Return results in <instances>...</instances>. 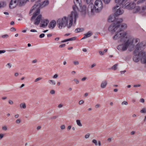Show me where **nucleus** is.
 Here are the masks:
<instances>
[{
  "instance_id": "f257e3e1",
  "label": "nucleus",
  "mask_w": 146,
  "mask_h": 146,
  "mask_svg": "<svg viewBox=\"0 0 146 146\" xmlns=\"http://www.w3.org/2000/svg\"><path fill=\"white\" fill-rule=\"evenodd\" d=\"M122 21V19H117L116 22L112 23L108 28V31L112 33L116 32L113 37L114 40H117L119 38H120L121 40H124L128 37V32L122 31L127 27L126 24L121 23Z\"/></svg>"
},
{
  "instance_id": "f03ea898",
  "label": "nucleus",
  "mask_w": 146,
  "mask_h": 146,
  "mask_svg": "<svg viewBox=\"0 0 146 146\" xmlns=\"http://www.w3.org/2000/svg\"><path fill=\"white\" fill-rule=\"evenodd\" d=\"M122 21V19H117L116 22L112 23L108 28V31L112 33L116 32L113 37L114 40H117L119 38H120L121 40H124L128 37V32L122 31L127 27L126 24L121 23Z\"/></svg>"
},
{
  "instance_id": "7ed1b4c3",
  "label": "nucleus",
  "mask_w": 146,
  "mask_h": 146,
  "mask_svg": "<svg viewBox=\"0 0 146 146\" xmlns=\"http://www.w3.org/2000/svg\"><path fill=\"white\" fill-rule=\"evenodd\" d=\"M75 6H73V11L71 12L70 14L67 17L64 16L60 18L57 20V25L60 29L62 28L67 26L68 28H70L72 24L73 21L75 23L77 18L78 17V13L77 11L78 9Z\"/></svg>"
},
{
  "instance_id": "20e7f679",
  "label": "nucleus",
  "mask_w": 146,
  "mask_h": 146,
  "mask_svg": "<svg viewBox=\"0 0 146 146\" xmlns=\"http://www.w3.org/2000/svg\"><path fill=\"white\" fill-rule=\"evenodd\" d=\"M118 40H119L121 41L124 42V43L119 44L117 47V49L118 50L121 51L125 50L128 47L133 48L137 43V44H140V45H141V44L139 43V39L131 37L128 33V37L126 38L125 40H121L120 38H119Z\"/></svg>"
},
{
  "instance_id": "39448f33",
  "label": "nucleus",
  "mask_w": 146,
  "mask_h": 146,
  "mask_svg": "<svg viewBox=\"0 0 146 146\" xmlns=\"http://www.w3.org/2000/svg\"><path fill=\"white\" fill-rule=\"evenodd\" d=\"M136 47L134 51L135 55L133 57V60L136 62L140 60L141 63L146 65V53L140 52V49L141 47L140 44H138Z\"/></svg>"
},
{
  "instance_id": "423d86ee",
  "label": "nucleus",
  "mask_w": 146,
  "mask_h": 146,
  "mask_svg": "<svg viewBox=\"0 0 146 146\" xmlns=\"http://www.w3.org/2000/svg\"><path fill=\"white\" fill-rule=\"evenodd\" d=\"M40 1L38 0H35L36 2V4L32 7L30 11L29 12V14L31 15V13H33V16H32V19H35L36 15L40 13V8H43L46 7L49 4V1L48 0H45L43 2H42L41 3H39Z\"/></svg>"
},
{
  "instance_id": "0eeeda50",
  "label": "nucleus",
  "mask_w": 146,
  "mask_h": 146,
  "mask_svg": "<svg viewBox=\"0 0 146 146\" xmlns=\"http://www.w3.org/2000/svg\"><path fill=\"white\" fill-rule=\"evenodd\" d=\"M115 3H121L122 7H125V8L129 9H132L135 8V11L134 12H143L146 9V7L144 6L141 9L139 6L136 7V4L133 2L128 4L127 0H115Z\"/></svg>"
},
{
  "instance_id": "6e6552de",
  "label": "nucleus",
  "mask_w": 146,
  "mask_h": 146,
  "mask_svg": "<svg viewBox=\"0 0 146 146\" xmlns=\"http://www.w3.org/2000/svg\"><path fill=\"white\" fill-rule=\"evenodd\" d=\"M103 7V4L101 0H96L94 5L90 4L88 7V11L92 14L94 13H98L102 11Z\"/></svg>"
},
{
  "instance_id": "1a4fd4ad",
  "label": "nucleus",
  "mask_w": 146,
  "mask_h": 146,
  "mask_svg": "<svg viewBox=\"0 0 146 146\" xmlns=\"http://www.w3.org/2000/svg\"><path fill=\"white\" fill-rule=\"evenodd\" d=\"M29 0H12L10 2L9 6L10 9H13L17 5L21 6Z\"/></svg>"
},
{
  "instance_id": "9d476101",
  "label": "nucleus",
  "mask_w": 146,
  "mask_h": 146,
  "mask_svg": "<svg viewBox=\"0 0 146 146\" xmlns=\"http://www.w3.org/2000/svg\"><path fill=\"white\" fill-rule=\"evenodd\" d=\"M117 3V5L113 8L114 10L115 11V14L116 16H118L123 14L124 12V11L123 8H125V7H122L121 3Z\"/></svg>"
},
{
  "instance_id": "9b49d317",
  "label": "nucleus",
  "mask_w": 146,
  "mask_h": 146,
  "mask_svg": "<svg viewBox=\"0 0 146 146\" xmlns=\"http://www.w3.org/2000/svg\"><path fill=\"white\" fill-rule=\"evenodd\" d=\"M38 14L36 15L35 18L33 19H32V17L31 18V20L33 21V23L36 25H38L40 23V21L41 20H42V16L41 15Z\"/></svg>"
},
{
  "instance_id": "f8f14e48",
  "label": "nucleus",
  "mask_w": 146,
  "mask_h": 146,
  "mask_svg": "<svg viewBox=\"0 0 146 146\" xmlns=\"http://www.w3.org/2000/svg\"><path fill=\"white\" fill-rule=\"evenodd\" d=\"M79 6L80 7V9L79 10L78 9V11L77 12L79 11L83 15L86 14L87 11L90 12L88 11V8H87V7L85 5H80Z\"/></svg>"
},
{
  "instance_id": "ddd939ff",
  "label": "nucleus",
  "mask_w": 146,
  "mask_h": 146,
  "mask_svg": "<svg viewBox=\"0 0 146 146\" xmlns=\"http://www.w3.org/2000/svg\"><path fill=\"white\" fill-rule=\"evenodd\" d=\"M121 18L118 19L117 18V16L115 15V14L111 15L109 17L108 19V21L109 22H111L114 21L113 23H116L117 20H119Z\"/></svg>"
},
{
  "instance_id": "4468645a",
  "label": "nucleus",
  "mask_w": 146,
  "mask_h": 146,
  "mask_svg": "<svg viewBox=\"0 0 146 146\" xmlns=\"http://www.w3.org/2000/svg\"><path fill=\"white\" fill-rule=\"evenodd\" d=\"M56 24V21L54 20H52L49 24L48 27L50 29H52L55 27Z\"/></svg>"
},
{
  "instance_id": "2eb2a0df",
  "label": "nucleus",
  "mask_w": 146,
  "mask_h": 146,
  "mask_svg": "<svg viewBox=\"0 0 146 146\" xmlns=\"http://www.w3.org/2000/svg\"><path fill=\"white\" fill-rule=\"evenodd\" d=\"M74 3L75 5H74L72 6V7L73 6H75L78 9V10L76 11V12H77V11H78V7L77 6V5H78L79 6L80 5H81L82 4V1L81 0H74ZM76 7H75V8Z\"/></svg>"
},
{
  "instance_id": "dca6fc26",
  "label": "nucleus",
  "mask_w": 146,
  "mask_h": 146,
  "mask_svg": "<svg viewBox=\"0 0 146 146\" xmlns=\"http://www.w3.org/2000/svg\"><path fill=\"white\" fill-rule=\"evenodd\" d=\"M49 21L48 19H46L43 20L42 22L41 27H46L47 25L49 23Z\"/></svg>"
},
{
  "instance_id": "f3484780",
  "label": "nucleus",
  "mask_w": 146,
  "mask_h": 146,
  "mask_svg": "<svg viewBox=\"0 0 146 146\" xmlns=\"http://www.w3.org/2000/svg\"><path fill=\"white\" fill-rule=\"evenodd\" d=\"M108 84L107 80H104L102 81L101 84V87L102 88H106Z\"/></svg>"
},
{
  "instance_id": "a211bd4d",
  "label": "nucleus",
  "mask_w": 146,
  "mask_h": 146,
  "mask_svg": "<svg viewBox=\"0 0 146 146\" xmlns=\"http://www.w3.org/2000/svg\"><path fill=\"white\" fill-rule=\"evenodd\" d=\"M92 34V33L90 31H89L86 34H85L84 37L82 38V39H85L86 38L89 37Z\"/></svg>"
},
{
  "instance_id": "6ab92c4d",
  "label": "nucleus",
  "mask_w": 146,
  "mask_h": 146,
  "mask_svg": "<svg viewBox=\"0 0 146 146\" xmlns=\"http://www.w3.org/2000/svg\"><path fill=\"white\" fill-rule=\"evenodd\" d=\"M76 37H73L72 38H68L63 40H62L61 41V43H63L65 42H66L67 41H70L74 40L76 39Z\"/></svg>"
},
{
  "instance_id": "aec40b11",
  "label": "nucleus",
  "mask_w": 146,
  "mask_h": 146,
  "mask_svg": "<svg viewBox=\"0 0 146 146\" xmlns=\"http://www.w3.org/2000/svg\"><path fill=\"white\" fill-rule=\"evenodd\" d=\"M20 108L21 109H25L26 108V104L25 102L21 103L20 105Z\"/></svg>"
},
{
  "instance_id": "412c9836",
  "label": "nucleus",
  "mask_w": 146,
  "mask_h": 146,
  "mask_svg": "<svg viewBox=\"0 0 146 146\" xmlns=\"http://www.w3.org/2000/svg\"><path fill=\"white\" fill-rule=\"evenodd\" d=\"M76 124L79 127H82V124L81 123V121L80 120L77 119L76 120Z\"/></svg>"
},
{
  "instance_id": "4be33fe9",
  "label": "nucleus",
  "mask_w": 146,
  "mask_h": 146,
  "mask_svg": "<svg viewBox=\"0 0 146 146\" xmlns=\"http://www.w3.org/2000/svg\"><path fill=\"white\" fill-rule=\"evenodd\" d=\"M48 82L49 84L52 85H55L56 83L55 81L51 80H49Z\"/></svg>"
},
{
  "instance_id": "5701e85b",
  "label": "nucleus",
  "mask_w": 146,
  "mask_h": 146,
  "mask_svg": "<svg viewBox=\"0 0 146 146\" xmlns=\"http://www.w3.org/2000/svg\"><path fill=\"white\" fill-rule=\"evenodd\" d=\"M118 65V64H115L114 65L111 67V69L114 70H116L117 68Z\"/></svg>"
},
{
  "instance_id": "b1692460",
  "label": "nucleus",
  "mask_w": 146,
  "mask_h": 146,
  "mask_svg": "<svg viewBox=\"0 0 146 146\" xmlns=\"http://www.w3.org/2000/svg\"><path fill=\"white\" fill-rule=\"evenodd\" d=\"M92 142L94 144L95 146H97L98 145V141L96 139H93L92 140Z\"/></svg>"
},
{
  "instance_id": "393cba45",
  "label": "nucleus",
  "mask_w": 146,
  "mask_h": 146,
  "mask_svg": "<svg viewBox=\"0 0 146 146\" xmlns=\"http://www.w3.org/2000/svg\"><path fill=\"white\" fill-rule=\"evenodd\" d=\"M140 113H146V108H144L141 110H140Z\"/></svg>"
},
{
  "instance_id": "a878e982",
  "label": "nucleus",
  "mask_w": 146,
  "mask_h": 146,
  "mask_svg": "<svg viewBox=\"0 0 146 146\" xmlns=\"http://www.w3.org/2000/svg\"><path fill=\"white\" fill-rule=\"evenodd\" d=\"M5 3L4 2H0V8L3 7L4 5H5Z\"/></svg>"
},
{
  "instance_id": "bb28decb",
  "label": "nucleus",
  "mask_w": 146,
  "mask_h": 146,
  "mask_svg": "<svg viewBox=\"0 0 146 146\" xmlns=\"http://www.w3.org/2000/svg\"><path fill=\"white\" fill-rule=\"evenodd\" d=\"M73 81L76 84H78L79 83V80L76 78H74Z\"/></svg>"
},
{
  "instance_id": "cd10ccee",
  "label": "nucleus",
  "mask_w": 146,
  "mask_h": 146,
  "mask_svg": "<svg viewBox=\"0 0 146 146\" xmlns=\"http://www.w3.org/2000/svg\"><path fill=\"white\" fill-rule=\"evenodd\" d=\"M6 66L9 69L11 68L12 66L11 64L10 63H8L6 65Z\"/></svg>"
},
{
  "instance_id": "c85d7f7f",
  "label": "nucleus",
  "mask_w": 146,
  "mask_h": 146,
  "mask_svg": "<svg viewBox=\"0 0 146 146\" xmlns=\"http://www.w3.org/2000/svg\"><path fill=\"white\" fill-rule=\"evenodd\" d=\"M21 119H18L16 120L15 123L17 124H19L21 122Z\"/></svg>"
},
{
  "instance_id": "c756f323",
  "label": "nucleus",
  "mask_w": 146,
  "mask_h": 146,
  "mask_svg": "<svg viewBox=\"0 0 146 146\" xmlns=\"http://www.w3.org/2000/svg\"><path fill=\"white\" fill-rule=\"evenodd\" d=\"M82 31V29L80 28L76 29L75 30V32L76 33Z\"/></svg>"
},
{
  "instance_id": "7c9ffc66",
  "label": "nucleus",
  "mask_w": 146,
  "mask_h": 146,
  "mask_svg": "<svg viewBox=\"0 0 146 146\" xmlns=\"http://www.w3.org/2000/svg\"><path fill=\"white\" fill-rule=\"evenodd\" d=\"M2 129L4 131H6L8 129V128L7 126L5 125L3 127H2Z\"/></svg>"
},
{
  "instance_id": "2f4dec72",
  "label": "nucleus",
  "mask_w": 146,
  "mask_h": 146,
  "mask_svg": "<svg viewBox=\"0 0 146 146\" xmlns=\"http://www.w3.org/2000/svg\"><path fill=\"white\" fill-rule=\"evenodd\" d=\"M105 4H109L110 1L111 0H102Z\"/></svg>"
},
{
  "instance_id": "473e14b6",
  "label": "nucleus",
  "mask_w": 146,
  "mask_h": 146,
  "mask_svg": "<svg viewBox=\"0 0 146 146\" xmlns=\"http://www.w3.org/2000/svg\"><path fill=\"white\" fill-rule=\"evenodd\" d=\"M128 102H127L125 101H124L123 102L121 103V105H128Z\"/></svg>"
},
{
  "instance_id": "72a5a7b5",
  "label": "nucleus",
  "mask_w": 146,
  "mask_h": 146,
  "mask_svg": "<svg viewBox=\"0 0 146 146\" xmlns=\"http://www.w3.org/2000/svg\"><path fill=\"white\" fill-rule=\"evenodd\" d=\"M75 66H77L79 64V62L77 61H74L73 62Z\"/></svg>"
},
{
  "instance_id": "f704fd0d",
  "label": "nucleus",
  "mask_w": 146,
  "mask_h": 146,
  "mask_svg": "<svg viewBox=\"0 0 146 146\" xmlns=\"http://www.w3.org/2000/svg\"><path fill=\"white\" fill-rule=\"evenodd\" d=\"M42 79V77H40L38 78H36L35 80V82H36L38 81H39L40 80H41Z\"/></svg>"
},
{
  "instance_id": "c9c22d12",
  "label": "nucleus",
  "mask_w": 146,
  "mask_h": 146,
  "mask_svg": "<svg viewBox=\"0 0 146 146\" xmlns=\"http://www.w3.org/2000/svg\"><path fill=\"white\" fill-rule=\"evenodd\" d=\"M4 135L3 134H0V140H1L4 137Z\"/></svg>"
},
{
  "instance_id": "e433bc0d",
  "label": "nucleus",
  "mask_w": 146,
  "mask_h": 146,
  "mask_svg": "<svg viewBox=\"0 0 146 146\" xmlns=\"http://www.w3.org/2000/svg\"><path fill=\"white\" fill-rule=\"evenodd\" d=\"M113 139V138L112 137H110L109 138H108V139H107V141L109 142H110Z\"/></svg>"
},
{
  "instance_id": "4c0bfd02",
  "label": "nucleus",
  "mask_w": 146,
  "mask_h": 146,
  "mask_svg": "<svg viewBox=\"0 0 146 146\" xmlns=\"http://www.w3.org/2000/svg\"><path fill=\"white\" fill-rule=\"evenodd\" d=\"M8 102H9V104L10 105H13V101H12L11 100H9V101H8Z\"/></svg>"
},
{
  "instance_id": "58836bf2",
  "label": "nucleus",
  "mask_w": 146,
  "mask_h": 146,
  "mask_svg": "<svg viewBox=\"0 0 146 146\" xmlns=\"http://www.w3.org/2000/svg\"><path fill=\"white\" fill-rule=\"evenodd\" d=\"M101 107V105L100 104H97L95 106V108H98Z\"/></svg>"
},
{
  "instance_id": "ea45409f",
  "label": "nucleus",
  "mask_w": 146,
  "mask_h": 146,
  "mask_svg": "<svg viewBox=\"0 0 146 146\" xmlns=\"http://www.w3.org/2000/svg\"><path fill=\"white\" fill-rule=\"evenodd\" d=\"M63 105L62 104L60 103L58 106V107L59 108H60L62 107Z\"/></svg>"
},
{
  "instance_id": "a19ab883",
  "label": "nucleus",
  "mask_w": 146,
  "mask_h": 146,
  "mask_svg": "<svg viewBox=\"0 0 146 146\" xmlns=\"http://www.w3.org/2000/svg\"><path fill=\"white\" fill-rule=\"evenodd\" d=\"M44 34H41L40 35L39 37L40 38H43L44 37Z\"/></svg>"
},
{
  "instance_id": "79ce46f5",
  "label": "nucleus",
  "mask_w": 146,
  "mask_h": 146,
  "mask_svg": "<svg viewBox=\"0 0 146 146\" xmlns=\"http://www.w3.org/2000/svg\"><path fill=\"white\" fill-rule=\"evenodd\" d=\"M60 128L62 130H63L65 128V126L64 125H62L60 126Z\"/></svg>"
},
{
  "instance_id": "37998d69",
  "label": "nucleus",
  "mask_w": 146,
  "mask_h": 146,
  "mask_svg": "<svg viewBox=\"0 0 146 146\" xmlns=\"http://www.w3.org/2000/svg\"><path fill=\"white\" fill-rule=\"evenodd\" d=\"M2 37L3 38H7L8 37V35H7L6 34L2 36Z\"/></svg>"
},
{
  "instance_id": "c03bdc74",
  "label": "nucleus",
  "mask_w": 146,
  "mask_h": 146,
  "mask_svg": "<svg viewBox=\"0 0 146 146\" xmlns=\"http://www.w3.org/2000/svg\"><path fill=\"white\" fill-rule=\"evenodd\" d=\"M90 136V134L89 133H87L85 135V138H88Z\"/></svg>"
},
{
  "instance_id": "a18cd8bd",
  "label": "nucleus",
  "mask_w": 146,
  "mask_h": 146,
  "mask_svg": "<svg viewBox=\"0 0 146 146\" xmlns=\"http://www.w3.org/2000/svg\"><path fill=\"white\" fill-rule=\"evenodd\" d=\"M66 45V44H60L59 46V48H62L64 47Z\"/></svg>"
},
{
  "instance_id": "49530a36",
  "label": "nucleus",
  "mask_w": 146,
  "mask_h": 146,
  "mask_svg": "<svg viewBox=\"0 0 146 146\" xmlns=\"http://www.w3.org/2000/svg\"><path fill=\"white\" fill-rule=\"evenodd\" d=\"M84 101L83 100H80L79 102V105H82L83 104Z\"/></svg>"
},
{
  "instance_id": "de8ad7c7",
  "label": "nucleus",
  "mask_w": 146,
  "mask_h": 146,
  "mask_svg": "<svg viewBox=\"0 0 146 146\" xmlns=\"http://www.w3.org/2000/svg\"><path fill=\"white\" fill-rule=\"evenodd\" d=\"M58 75L57 74H56L53 76L52 78H53L55 79L58 78Z\"/></svg>"
},
{
  "instance_id": "09e8293b",
  "label": "nucleus",
  "mask_w": 146,
  "mask_h": 146,
  "mask_svg": "<svg viewBox=\"0 0 146 146\" xmlns=\"http://www.w3.org/2000/svg\"><path fill=\"white\" fill-rule=\"evenodd\" d=\"M55 93V92L54 90H52L50 91V94H54Z\"/></svg>"
},
{
  "instance_id": "8fccbe9b",
  "label": "nucleus",
  "mask_w": 146,
  "mask_h": 146,
  "mask_svg": "<svg viewBox=\"0 0 146 146\" xmlns=\"http://www.w3.org/2000/svg\"><path fill=\"white\" fill-rule=\"evenodd\" d=\"M87 4H89L91 3L92 0H84Z\"/></svg>"
},
{
  "instance_id": "3c124183",
  "label": "nucleus",
  "mask_w": 146,
  "mask_h": 146,
  "mask_svg": "<svg viewBox=\"0 0 146 146\" xmlns=\"http://www.w3.org/2000/svg\"><path fill=\"white\" fill-rule=\"evenodd\" d=\"M57 118V116H54L52 117H51V119H55Z\"/></svg>"
},
{
  "instance_id": "603ef678",
  "label": "nucleus",
  "mask_w": 146,
  "mask_h": 146,
  "mask_svg": "<svg viewBox=\"0 0 146 146\" xmlns=\"http://www.w3.org/2000/svg\"><path fill=\"white\" fill-rule=\"evenodd\" d=\"M96 65V64L95 63H94L91 65L90 66V68H93V67H95Z\"/></svg>"
},
{
  "instance_id": "864d4df0",
  "label": "nucleus",
  "mask_w": 146,
  "mask_h": 146,
  "mask_svg": "<svg viewBox=\"0 0 146 146\" xmlns=\"http://www.w3.org/2000/svg\"><path fill=\"white\" fill-rule=\"evenodd\" d=\"M10 31H16V29L14 27H12L10 29Z\"/></svg>"
},
{
  "instance_id": "5fc2aeb1",
  "label": "nucleus",
  "mask_w": 146,
  "mask_h": 146,
  "mask_svg": "<svg viewBox=\"0 0 146 146\" xmlns=\"http://www.w3.org/2000/svg\"><path fill=\"white\" fill-rule=\"evenodd\" d=\"M71 125H69L68 126L67 128V130L68 131H69L70 130L71 128Z\"/></svg>"
},
{
  "instance_id": "6e6d98bb",
  "label": "nucleus",
  "mask_w": 146,
  "mask_h": 146,
  "mask_svg": "<svg viewBox=\"0 0 146 146\" xmlns=\"http://www.w3.org/2000/svg\"><path fill=\"white\" fill-rule=\"evenodd\" d=\"M87 79V78L86 77H84L81 79V81H84L86 80Z\"/></svg>"
},
{
  "instance_id": "4d7b16f0",
  "label": "nucleus",
  "mask_w": 146,
  "mask_h": 146,
  "mask_svg": "<svg viewBox=\"0 0 146 146\" xmlns=\"http://www.w3.org/2000/svg\"><path fill=\"white\" fill-rule=\"evenodd\" d=\"M140 102L142 103H143L145 102V100L144 99H140Z\"/></svg>"
},
{
  "instance_id": "13d9d810",
  "label": "nucleus",
  "mask_w": 146,
  "mask_h": 146,
  "mask_svg": "<svg viewBox=\"0 0 146 146\" xmlns=\"http://www.w3.org/2000/svg\"><path fill=\"white\" fill-rule=\"evenodd\" d=\"M140 84L135 85H134L133 87H140Z\"/></svg>"
},
{
  "instance_id": "bf43d9fd",
  "label": "nucleus",
  "mask_w": 146,
  "mask_h": 146,
  "mask_svg": "<svg viewBox=\"0 0 146 146\" xmlns=\"http://www.w3.org/2000/svg\"><path fill=\"white\" fill-rule=\"evenodd\" d=\"M37 62V60L36 59H35L34 60H33L32 61V63H36Z\"/></svg>"
},
{
  "instance_id": "052dcab7",
  "label": "nucleus",
  "mask_w": 146,
  "mask_h": 146,
  "mask_svg": "<svg viewBox=\"0 0 146 146\" xmlns=\"http://www.w3.org/2000/svg\"><path fill=\"white\" fill-rule=\"evenodd\" d=\"M19 114H17L15 115H14V117H15V118H17L19 117Z\"/></svg>"
},
{
  "instance_id": "680f3d73",
  "label": "nucleus",
  "mask_w": 146,
  "mask_h": 146,
  "mask_svg": "<svg viewBox=\"0 0 146 146\" xmlns=\"http://www.w3.org/2000/svg\"><path fill=\"white\" fill-rule=\"evenodd\" d=\"M99 54L101 55H103L104 54V53L101 51L99 52Z\"/></svg>"
},
{
  "instance_id": "e2e57ef3",
  "label": "nucleus",
  "mask_w": 146,
  "mask_h": 146,
  "mask_svg": "<svg viewBox=\"0 0 146 146\" xmlns=\"http://www.w3.org/2000/svg\"><path fill=\"white\" fill-rule=\"evenodd\" d=\"M5 52V50H0V54L2 53H4Z\"/></svg>"
},
{
  "instance_id": "0e129e2a",
  "label": "nucleus",
  "mask_w": 146,
  "mask_h": 146,
  "mask_svg": "<svg viewBox=\"0 0 146 146\" xmlns=\"http://www.w3.org/2000/svg\"><path fill=\"white\" fill-rule=\"evenodd\" d=\"M98 144L99 146H101V142L100 141H98Z\"/></svg>"
},
{
  "instance_id": "69168bd1",
  "label": "nucleus",
  "mask_w": 146,
  "mask_h": 146,
  "mask_svg": "<svg viewBox=\"0 0 146 146\" xmlns=\"http://www.w3.org/2000/svg\"><path fill=\"white\" fill-rule=\"evenodd\" d=\"M30 31L31 32H37V31L35 29H31L30 30Z\"/></svg>"
},
{
  "instance_id": "338daca9",
  "label": "nucleus",
  "mask_w": 146,
  "mask_h": 146,
  "mask_svg": "<svg viewBox=\"0 0 146 146\" xmlns=\"http://www.w3.org/2000/svg\"><path fill=\"white\" fill-rule=\"evenodd\" d=\"M59 38H56L54 40H55L56 41H58V40H59Z\"/></svg>"
},
{
  "instance_id": "774afa93",
  "label": "nucleus",
  "mask_w": 146,
  "mask_h": 146,
  "mask_svg": "<svg viewBox=\"0 0 146 146\" xmlns=\"http://www.w3.org/2000/svg\"><path fill=\"white\" fill-rule=\"evenodd\" d=\"M7 99V97L6 96H4L2 97V99L3 100H5V99Z\"/></svg>"
}]
</instances>
